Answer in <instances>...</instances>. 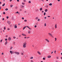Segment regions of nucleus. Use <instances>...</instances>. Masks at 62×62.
<instances>
[{
  "label": "nucleus",
  "instance_id": "obj_22",
  "mask_svg": "<svg viewBox=\"0 0 62 62\" xmlns=\"http://www.w3.org/2000/svg\"><path fill=\"white\" fill-rule=\"evenodd\" d=\"M31 59H33V57H31L30 58Z\"/></svg>",
  "mask_w": 62,
  "mask_h": 62
},
{
  "label": "nucleus",
  "instance_id": "obj_26",
  "mask_svg": "<svg viewBox=\"0 0 62 62\" xmlns=\"http://www.w3.org/2000/svg\"><path fill=\"white\" fill-rule=\"evenodd\" d=\"M5 40L6 41H7V40H8V39H5Z\"/></svg>",
  "mask_w": 62,
  "mask_h": 62
},
{
  "label": "nucleus",
  "instance_id": "obj_34",
  "mask_svg": "<svg viewBox=\"0 0 62 62\" xmlns=\"http://www.w3.org/2000/svg\"><path fill=\"white\" fill-rule=\"evenodd\" d=\"M25 4V3H22V5H24Z\"/></svg>",
  "mask_w": 62,
  "mask_h": 62
},
{
  "label": "nucleus",
  "instance_id": "obj_10",
  "mask_svg": "<svg viewBox=\"0 0 62 62\" xmlns=\"http://www.w3.org/2000/svg\"><path fill=\"white\" fill-rule=\"evenodd\" d=\"M22 36H26V35H25L24 34H23V33L22 34Z\"/></svg>",
  "mask_w": 62,
  "mask_h": 62
},
{
  "label": "nucleus",
  "instance_id": "obj_12",
  "mask_svg": "<svg viewBox=\"0 0 62 62\" xmlns=\"http://www.w3.org/2000/svg\"><path fill=\"white\" fill-rule=\"evenodd\" d=\"M7 43H8V42L7 41H6V43H5V45H7Z\"/></svg>",
  "mask_w": 62,
  "mask_h": 62
},
{
  "label": "nucleus",
  "instance_id": "obj_3",
  "mask_svg": "<svg viewBox=\"0 0 62 62\" xmlns=\"http://www.w3.org/2000/svg\"><path fill=\"white\" fill-rule=\"evenodd\" d=\"M48 35H49L50 36H51V37H53V36L52 34H51L50 33H49L48 34Z\"/></svg>",
  "mask_w": 62,
  "mask_h": 62
},
{
  "label": "nucleus",
  "instance_id": "obj_17",
  "mask_svg": "<svg viewBox=\"0 0 62 62\" xmlns=\"http://www.w3.org/2000/svg\"><path fill=\"white\" fill-rule=\"evenodd\" d=\"M5 5V3H4V4H3L2 5V6L3 7Z\"/></svg>",
  "mask_w": 62,
  "mask_h": 62
},
{
  "label": "nucleus",
  "instance_id": "obj_20",
  "mask_svg": "<svg viewBox=\"0 0 62 62\" xmlns=\"http://www.w3.org/2000/svg\"><path fill=\"white\" fill-rule=\"evenodd\" d=\"M46 15V13L45 12L44 13V15L45 16Z\"/></svg>",
  "mask_w": 62,
  "mask_h": 62
},
{
  "label": "nucleus",
  "instance_id": "obj_14",
  "mask_svg": "<svg viewBox=\"0 0 62 62\" xmlns=\"http://www.w3.org/2000/svg\"><path fill=\"white\" fill-rule=\"evenodd\" d=\"M49 6H52V4L50 3L49 4Z\"/></svg>",
  "mask_w": 62,
  "mask_h": 62
},
{
  "label": "nucleus",
  "instance_id": "obj_38",
  "mask_svg": "<svg viewBox=\"0 0 62 62\" xmlns=\"http://www.w3.org/2000/svg\"><path fill=\"white\" fill-rule=\"evenodd\" d=\"M12 7H13V5H11L10 6V8H12Z\"/></svg>",
  "mask_w": 62,
  "mask_h": 62
},
{
  "label": "nucleus",
  "instance_id": "obj_8",
  "mask_svg": "<svg viewBox=\"0 0 62 62\" xmlns=\"http://www.w3.org/2000/svg\"><path fill=\"white\" fill-rule=\"evenodd\" d=\"M26 26L24 27L23 28V30H24V29H25V28H26Z\"/></svg>",
  "mask_w": 62,
  "mask_h": 62
},
{
  "label": "nucleus",
  "instance_id": "obj_56",
  "mask_svg": "<svg viewBox=\"0 0 62 62\" xmlns=\"http://www.w3.org/2000/svg\"><path fill=\"white\" fill-rule=\"evenodd\" d=\"M17 2H19V0H17Z\"/></svg>",
  "mask_w": 62,
  "mask_h": 62
},
{
  "label": "nucleus",
  "instance_id": "obj_60",
  "mask_svg": "<svg viewBox=\"0 0 62 62\" xmlns=\"http://www.w3.org/2000/svg\"><path fill=\"white\" fill-rule=\"evenodd\" d=\"M10 2H11V1H12V0H10Z\"/></svg>",
  "mask_w": 62,
  "mask_h": 62
},
{
  "label": "nucleus",
  "instance_id": "obj_15",
  "mask_svg": "<svg viewBox=\"0 0 62 62\" xmlns=\"http://www.w3.org/2000/svg\"><path fill=\"white\" fill-rule=\"evenodd\" d=\"M47 11H48V10H47V9H45V12H47Z\"/></svg>",
  "mask_w": 62,
  "mask_h": 62
},
{
  "label": "nucleus",
  "instance_id": "obj_52",
  "mask_svg": "<svg viewBox=\"0 0 62 62\" xmlns=\"http://www.w3.org/2000/svg\"><path fill=\"white\" fill-rule=\"evenodd\" d=\"M2 20L3 21H4V18H2Z\"/></svg>",
  "mask_w": 62,
  "mask_h": 62
},
{
  "label": "nucleus",
  "instance_id": "obj_53",
  "mask_svg": "<svg viewBox=\"0 0 62 62\" xmlns=\"http://www.w3.org/2000/svg\"><path fill=\"white\" fill-rule=\"evenodd\" d=\"M40 21V20L39 19L38 20V21Z\"/></svg>",
  "mask_w": 62,
  "mask_h": 62
},
{
  "label": "nucleus",
  "instance_id": "obj_55",
  "mask_svg": "<svg viewBox=\"0 0 62 62\" xmlns=\"http://www.w3.org/2000/svg\"><path fill=\"white\" fill-rule=\"evenodd\" d=\"M31 62H33V61L32 60H31Z\"/></svg>",
  "mask_w": 62,
  "mask_h": 62
},
{
  "label": "nucleus",
  "instance_id": "obj_47",
  "mask_svg": "<svg viewBox=\"0 0 62 62\" xmlns=\"http://www.w3.org/2000/svg\"><path fill=\"white\" fill-rule=\"evenodd\" d=\"M25 56H26V57H27V55H26Z\"/></svg>",
  "mask_w": 62,
  "mask_h": 62
},
{
  "label": "nucleus",
  "instance_id": "obj_59",
  "mask_svg": "<svg viewBox=\"0 0 62 62\" xmlns=\"http://www.w3.org/2000/svg\"><path fill=\"white\" fill-rule=\"evenodd\" d=\"M19 37H21V35H19Z\"/></svg>",
  "mask_w": 62,
  "mask_h": 62
},
{
  "label": "nucleus",
  "instance_id": "obj_64",
  "mask_svg": "<svg viewBox=\"0 0 62 62\" xmlns=\"http://www.w3.org/2000/svg\"><path fill=\"white\" fill-rule=\"evenodd\" d=\"M57 1H58L59 2V1H60V0H57Z\"/></svg>",
  "mask_w": 62,
  "mask_h": 62
},
{
  "label": "nucleus",
  "instance_id": "obj_44",
  "mask_svg": "<svg viewBox=\"0 0 62 62\" xmlns=\"http://www.w3.org/2000/svg\"><path fill=\"white\" fill-rule=\"evenodd\" d=\"M54 53H56V51L55 50L54 51Z\"/></svg>",
  "mask_w": 62,
  "mask_h": 62
},
{
  "label": "nucleus",
  "instance_id": "obj_23",
  "mask_svg": "<svg viewBox=\"0 0 62 62\" xmlns=\"http://www.w3.org/2000/svg\"><path fill=\"white\" fill-rule=\"evenodd\" d=\"M4 30H6V27H4Z\"/></svg>",
  "mask_w": 62,
  "mask_h": 62
},
{
  "label": "nucleus",
  "instance_id": "obj_21",
  "mask_svg": "<svg viewBox=\"0 0 62 62\" xmlns=\"http://www.w3.org/2000/svg\"><path fill=\"white\" fill-rule=\"evenodd\" d=\"M38 19V17H37L35 18V20H37Z\"/></svg>",
  "mask_w": 62,
  "mask_h": 62
},
{
  "label": "nucleus",
  "instance_id": "obj_49",
  "mask_svg": "<svg viewBox=\"0 0 62 62\" xmlns=\"http://www.w3.org/2000/svg\"><path fill=\"white\" fill-rule=\"evenodd\" d=\"M10 23H11V22H10V21H9V24H10Z\"/></svg>",
  "mask_w": 62,
  "mask_h": 62
},
{
  "label": "nucleus",
  "instance_id": "obj_30",
  "mask_svg": "<svg viewBox=\"0 0 62 62\" xmlns=\"http://www.w3.org/2000/svg\"><path fill=\"white\" fill-rule=\"evenodd\" d=\"M28 33L29 34H30V33H31V32L29 31V32H28Z\"/></svg>",
  "mask_w": 62,
  "mask_h": 62
},
{
  "label": "nucleus",
  "instance_id": "obj_39",
  "mask_svg": "<svg viewBox=\"0 0 62 62\" xmlns=\"http://www.w3.org/2000/svg\"><path fill=\"white\" fill-rule=\"evenodd\" d=\"M8 18H9L8 16H7V17H6V18H7V19H8Z\"/></svg>",
  "mask_w": 62,
  "mask_h": 62
},
{
  "label": "nucleus",
  "instance_id": "obj_51",
  "mask_svg": "<svg viewBox=\"0 0 62 62\" xmlns=\"http://www.w3.org/2000/svg\"><path fill=\"white\" fill-rule=\"evenodd\" d=\"M1 54H2V55H4V53H2Z\"/></svg>",
  "mask_w": 62,
  "mask_h": 62
},
{
  "label": "nucleus",
  "instance_id": "obj_25",
  "mask_svg": "<svg viewBox=\"0 0 62 62\" xmlns=\"http://www.w3.org/2000/svg\"><path fill=\"white\" fill-rule=\"evenodd\" d=\"M3 40V39H1V40H0V43H1V42H2V41Z\"/></svg>",
  "mask_w": 62,
  "mask_h": 62
},
{
  "label": "nucleus",
  "instance_id": "obj_19",
  "mask_svg": "<svg viewBox=\"0 0 62 62\" xmlns=\"http://www.w3.org/2000/svg\"><path fill=\"white\" fill-rule=\"evenodd\" d=\"M5 10H8V8H6L5 9Z\"/></svg>",
  "mask_w": 62,
  "mask_h": 62
},
{
  "label": "nucleus",
  "instance_id": "obj_57",
  "mask_svg": "<svg viewBox=\"0 0 62 62\" xmlns=\"http://www.w3.org/2000/svg\"><path fill=\"white\" fill-rule=\"evenodd\" d=\"M53 52H51V54H53Z\"/></svg>",
  "mask_w": 62,
  "mask_h": 62
},
{
  "label": "nucleus",
  "instance_id": "obj_13",
  "mask_svg": "<svg viewBox=\"0 0 62 62\" xmlns=\"http://www.w3.org/2000/svg\"><path fill=\"white\" fill-rule=\"evenodd\" d=\"M13 45H15V42H13Z\"/></svg>",
  "mask_w": 62,
  "mask_h": 62
},
{
  "label": "nucleus",
  "instance_id": "obj_5",
  "mask_svg": "<svg viewBox=\"0 0 62 62\" xmlns=\"http://www.w3.org/2000/svg\"><path fill=\"white\" fill-rule=\"evenodd\" d=\"M46 40L47 42H49V41L47 39H45Z\"/></svg>",
  "mask_w": 62,
  "mask_h": 62
},
{
  "label": "nucleus",
  "instance_id": "obj_42",
  "mask_svg": "<svg viewBox=\"0 0 62 62\" xmlns=\"http://www.w3.org/2000/svg\"><path fill=\"white\" fill-rule=\"evenodd\" d=\"M34 27H35V28H36V27H37V26L36 25H35L34 26Z\"/></svg>",
  "mask_w": 62,
  "mask_h": 62
},
{
  "label": "nucleus",
  "instance_id": "obj_27",
  "mask_svg": "<svg viewBox=\"0 0 62 62\" xmlns=\"http://www.w3.org/2000/svg\"><path fill=\"white\" fill-rule=\"evenodd\" d=\"M55 41H56V39H56V38H55Z\"/></svg>",
  "mask_w": 62,
  "mask_h": 62
},
{
  "label": "nucleus",
  "instance_id": "obj_16",
  "mask_svg": "<svg viewBox=\"0 0 62 62\" xmlns=\"http://www.w3.org/2000/svg\"><path fill=\"white\" fill-rule=\"evenodd\" d=\"M40 10H41V11L42 10V8H40Z\"/></svg>",
  "mask_w": 62,
  "mask_h": 62
},
{
  "label": "nucleus",
  "instance_id": "obj_36",
  "mask_svg": "<svg viewBox=\"0 0 62 62\" xmlns=\"http://www.w3.org/2000/svg\"><path fill=\"white\" fill-rule=\"evenodd\" d=\"M8 37V35H7L6 36V38H7V37Z\"/></svg>",
  "mask_w": 62,
  "mask_h": 62
},
{
  "label": "nucleus",
  "instance_id": "obj_35",
  "mask_svg": "<svg viewBox=\"0 0 62 62\" xmlns=\"http://www.w3.org/2000/svg\"><path fill=\"white\" fill-rule=\"evenodd\" d=\"M9 21H7V23L9 24Z\"/></svg>",
  "mask_w": 62,
  "mask_h": 62
},
{
  "label": "nucleus",
  "instance_id": "obj_18",
  "mask_svg": "<svg viewBox=\"0 0 62 62\" xmlns=\"http://www.w3.org/2000/svg\"><path fill=\"white\" fill-rule=\"evenodd\" d=\"M10 53H11V54L12 53V52L11 51H10Z\"/></svg>",
  "mask_w": 62,
  "mask_h": 62
},
{
  "label": "nucleus",
  "instance_id": "obj_46",
  "mask_svg": "<svg viewBox=\"0 0 62 62\" xmlns=\"http://www.w3.org/2000/svg\"><path fill=\"white\" fill-rule=\"evenodd\" d=\"M26 27H28V28L29 29H30V28H29V27H28V26H26Z\"/></svg>",
  "mask_w": 62,
  "mask_h": 62
},
{
  "label": "nucleus",
  "instance_id": "obj_62",
  "mask_svg": "<svg viewBox=\"0 0 62 62\" xmlns=\"http://www.w3.org/2000/svg\"><path fill=\"white\" fill-rule=\"evenodd\" d=\"M17 8V7H16V8Z\"/></svg>",
  "mask_w": 62,
  "mask_h": 62
},
{
  "label": "nucleus",
  "instance_id": "obj_48",
  "mask_svg": "<svg viewBox=\"0 0 62 62\" xmlns=\"http://www.w3.org/2000/svg\"><path fill=\"white\" fill-rule=\"evenodd\" d=\"M21 54L22 55H23V53H22V54Z\"/></svg>",
  "mask_w": 62,
  "mask_h": 62
},
{
  "label": "nucleus",
  "instance_id": "obj_40",
  "mask_svg": "<svg viewBox=\"0 0 62 62\" xmlns=\"http://www.w3.org/2000/svg\"><path fill=\"white\" fill-rule=\"evenodd\" d=\"M13 38H14V39H16V37H14Z\"/></svg>",
  "mask_w": 62,
  "mask_h": 62
},
{
  "label": "nucleus",
  "instance_id": "obj_28",
  "mask_svg": "<svg viewBox=\"0 0 62 62\" xmlns=\"http://www.w3.org/2000/svg\"><path fill=\"white\" fill-rule=\"evenodd\" d=\"M24 22H27V20H24Z\"/></svg>",
  "mask_w": 62,
  "mask_h": 62
},
{
  "label": "nucleus",
  "instance_id": "obj_9",
  "mask_svg": "<svg viewBox=\"0 0 62 62\" xmlns=\"http://www.w3.org/2000/svg\"><path fill=\"white\" fill-rule=\"evenodd\" d=\"M8 40L9 41H10L11 40V38H10L9 37V39H8Z\"/></svg>",
  "mask_w": 62,
  "mask_h": 62
},
{
  "label": "nucleus",
  "instance_id": "obj_37",
  "mask_svg": "<svg viewBox=\"0 0 62 62\" xmlns=\"http://www.w3.org/2000/svg\"><path fill=\"white\" fill-rule=\"evenodd\" d=\"M22 20H24V18L22 17Z\"/></svg>",
  "mask_w": 62,
  "mask_h": 62
},
{
  "label": "nucleus",
  "instance_id": "obj_6",
  "mask_svg": "<svg viewBox=\"0 0 62 62\" xmlns=\"http://www.w3.org/2000/svg\"><path fill=\"white\" fill-rule=\"evenodd\" d=\"M55 28H57V25H56V24L55 25Z\"/></svg>",
  "mask_w": 62,
  "mask_h": 62
},
{
  "label": "nucleus",
  "instance_id": "obj_11",
  "mask_svg": "<svg viewBox=\"0 0 62 62\" xmlns=\"http://www.w3.org/2000/svg\"><path fill=\"white\" fill-rule=\"evenodd\" d=\"M51 57V56H47L48 58H50Z\"/></svg>",
  "mask_w": 62,
  "mask_h": 62
},
{
  "label": "nucleus",
  "instance_id": "obj_63",
  "mask_svg": "<svg viewBox=\"0 0 62 62\" xmlns=\"http://www.w3.org/2000/svg\"><path fill=\"white\" fill-rule=\"evenodd\" d=\"M48 17H50V16H48Z\"/></svg>",
  "mask_w": 62,
  "mask_h": 62
},
{
  "label": "nucleus",
  "instance_id": "obj_33",
  "mask_svg": "<svg viewBox=\"0 0 62 62\" xmlns=\"http://www.w3.org/2000/svg\"><path fill=\"white\" fill-rule=\"evenodd\" d=\"M56 59H58V57H56Z\"/></svg>",
  "mask_w": 62,
  "mask_h": 62
},
{
  "label": "nucleus",
  "instance_id": "obj_24",
  "mask_svg": "<svg viewBox=\"0 0 62 62\" xmlns=\"http://www.w3.org/2000/svg\"><path fill=\"white\" fill-rule=\"evenodd\" d=\"M43 60H45V58H43Z\"/></svg>",
  "mask_w": 62,
  "mask_h": 62
},
{
  "label": "nucleus",
  "instance_id": "obj_61",
  "mask_svg": "<svg viewBox=\"0 0 62 62\" xmlns=\"http://www.w3.org/2000/svg\"><path fill=\"white\" fill-rule=\"evenodd\" d=\"M16 13H18V11H17L16 12Z\"/></svg>",
  "mask_w": 62,
  "mask_h": 62
},
{
  "label": "nucleus",
  "instance_id": "obj_45",
  "mask_svg": "<svg viewBox=\"0 0 62 62\" xmlns=\"http://www.w3.org/2000/svg\"><path fill=\"white\" fill-rule=\"evenodd\" d=\"M26 27H28V28L29 29H30V28H29V27H28V26H26Z\"/></svg>",
  "mask_w": 62,
  "mask_h": 62
},
{
  "label": "nucleus",
  "instance_id": "obj_2",
  "mask_svg": "<svg viewBox=\"0 0 62 62\" xmlns=\"http://www.w3.org/2000/svg\"><path fill=\"white\" fill-rule=\"evenodd\" d=\"M15 54H17L18 55H19V54H20L19 52H15Z\"/></svg>",
  "mask_w": 62,
  "mask_h": 62
},
{
  "label": "nucleus",
  "instance_id": "obj_32",
  "mask_svg": "<svg viewBox=\"0 0 62 62\" xmlns=\"http://www.w3.org/2000/svg\"><path fill=\"white\" fill-rule=\"evenodd\" d=\"M3 14H5V12H3Z\"/></svg>",
  "mask_w": 62,
  "mask_h": 62
},
{
  "label": "nucleus",
  "instance_id": "obj_4",
  "mask_svg": "<svg viewBox=\"0 0 62 62\" xmlns=\"http://www.w3.org/2000/svg\"><path fill=\"white\" fill-rule=\"evenodd\" d=\"M38 53V54H39V55H41V54H40V53L39 52V51H38L37 52Z\"/></svg>",
  "mask_w": 62,
  "mask_h": 62
},
{
  "label": "nucleus",
  "instance_id": "obj_31",
  "mask_svg": "<svg viewBox=\"0 0 62 62\" xmlns=\"http://www.w3.org/2000/svg\"><path fill=\"white\" fill-rule=\"evenodd\" d=\"M46 26V23H45V26Z\"/></svg>",
  "mask_w": 62,
  "mask_h": 62
},
{
  "label": "nucleus",
  "instance_id": "obj_1",
  "mask_svg": "<svg viewBox=\"0 0 62 62\" xmlns=\"http://www.w3.org/2000/svg\"><path fill=\"white\" fill-rule=\"evenodd\" d=\"M26 42L23 43V48H26Z\"/></svg>",
  "mask_w": 62,
  "mask_h": 62
},
{
  "label": "nucleus",
  "instance_id": "obj_41",
  "mask_svg": "<svg viewBox=\"0 0 62 62\" xmlns=\"http://www.w3.org/2000/svg\"><path fill=\"white\" fill-rule=\"evenodd\" d=\"M8 30H10V29H9V28H8Z\"/></svg>",
  "mask_w": 62,
  "mask_h": 62
},
{
  "label": "nucleus",
  "instance_id": "obj_50",
  "mask_svg": "<svg viewBox=\"0 0 62 62\" xmlns=\"http://www.w3.org/2000/svg\"><path fill=\"white\" fill-rule=\"evenodd\" d=\"M23 7H24V6H22V8H23Z\"/></svg>",
  "mask_w": 62,
  "mask_h": 62
},
{
  "label": "nucleus",
  "instance_id": "obj_29",
  "mask_svg": "<svg viewBox=\"0 0 62 62\" xmlns=\"http://www.w3.org/2000/svg\"><path fill=\"white\" fill-rule=\"evenodd\" d=\"M29 3H31V1H29L28 2Z\"/></svg>",
  "mask_w": 62,
  "mask_h": 62
},
{
  "label": "nucleus",
  "instance_id": "obj_7",
  "mask_svg": "<svg viewBox=\"0 0 62 62\" xmlns=\"http://www.w3.org/2000/svg\"><path fill=\"white\" fill-rule=\"evenodd\" d=\"M17 25H15V28H17V26H16Z\"/></svg>",
  "mask_w": 62,
  "mask_h": 62
},
{
  "label": "nucleus",
  "instance_id": "obj_43",
  "mask_svg": "<svg viewBox=\"0 0 62 62\" xmlns=\"http://www.w3.org/2000/svg\"><path fill=\"white\" fill-rule=\"evenodd\" d=\"M46 8H48V5H46Z\"/></svg>",
  "mask_w": 62,
  "mask_h": 62
},
{
  "label": "nucleus",
  "instance_id": "obj_58",
  "mask_svg": "<svg viewBox=\"0 0 62 62\" xmlns=\"http://www.w3.org/2000/svg\"><path fill=\"white\" fill-rule=\"evenodd\" d=\"M12 47H11L10 48L11 49H12Z\"/></svg>",
  "mask_w": 62,
  "mask_h": 62
},
{
  "label": "nucleus",
  "instance_id": "obj_54",
  "mask_svg": "<svg viewBox=\"0 0 62 62\" xmlns=\"http://www.w3.org/2000/svg\"><path fill=\"white\" fill-rule=\"evenodd\" d=\"M44 19H46V17H44Z\"/></svg>",
  "mask_w": 62,
  "mask_h": 62
}]
</instances>
